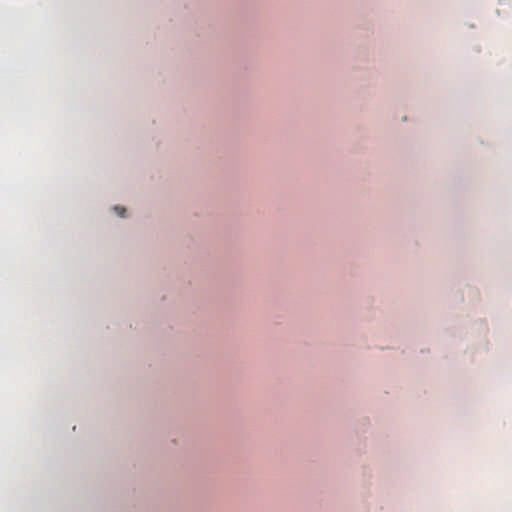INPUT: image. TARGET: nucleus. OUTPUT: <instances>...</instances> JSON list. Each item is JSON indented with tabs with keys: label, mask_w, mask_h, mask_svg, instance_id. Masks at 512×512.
I'll return each mask as SVG.
<instances>
[{
	"label": "nucleus",
	"mask_w": 512,
	"mask_h": 512,
	"mask_svg": "<svg viewBox=\"0 0 512 512\" xmlns=\"http://www.w3.org/2000/svg\"><path fill=\"white\" fill-rule=\"evenodd\" d=\"M115 210L117 211V213H118V215L120 217H124V214H125V211H126L124 207L116 206Z\"/></svg>",
	"instance_id": "f257e3e1"
}]
</instances>
